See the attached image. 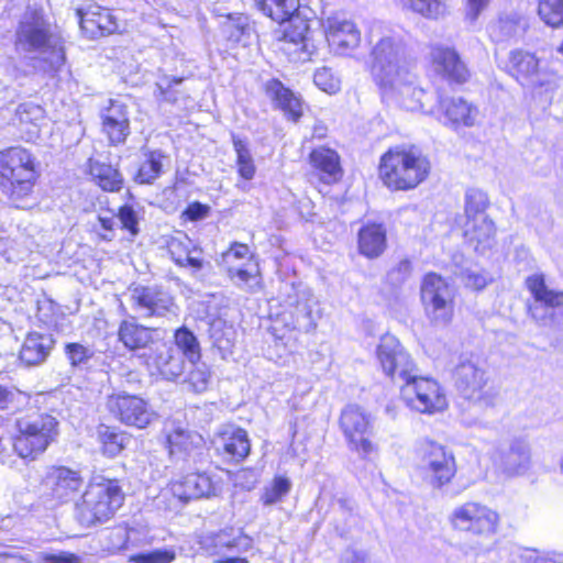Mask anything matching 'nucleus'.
<instances>
[{
	"instance_id": "nucleus-1",
	"label": "nucleus",
	"mask_w": 563,
	"mask_h": 563,
	"mask_svg": "<svg viewBox=\"0 0 563 563\" xmlns=\"http://www.w3.org/2000/svg\"><path fill=\"white\" fill-rule=\"evenodd\" d=\"M376 354L384 373L395 382H402L401 399L410 409L433 415L448 407L440 384L433 378L417 374L418 368L413 361L394 335L382 336Z\"/></svg>"
},
{
	"instance_id": "nucleus-2",
	"label": "nucleus",
	"mask_w": 563,
	"mask_h": 563,
	"mask_svg": "<svg viewBox=\"0 0 563 563\" xmlns=\"http://www.w3.org/2000/svg\"><path fill=\"white\" fill-rule=\"evenodd\" d=\"M430 173L429 159L416 147H394L379 164L383 183L394 190H408L421 184Z\"/></svg>"
},
{
	"instance_id": "nucleus-3",
	"label": "nucleus",
	"mask_w": 563,
	"mask_h": 563,
	"mask_svg": "<svg viewBox=\"0 0 563 563\" xmlns=\"http://www.w3.org/2000/svg\"><path fill=\"white\" fill-rule=\"evenodd\" d=\"M124 494L117 481L102 479L90 483L81 499L75 504L74 517L86 528L103 523L122 506Z\"/></svg>"
},
{
	"instance_id": "nucleus-4",
	"label": "nucleus",
	"mask_w": 563,
	"mask_h": 563,
	"mask_svg": "<svg viewBox=\"0 0 563 563\" xmlns=\"http://www.w3.org/2000/svg\"><path fill=\"white\" fill-rule=\"evenodd\" d=\"M15 49L41 57L52 69H58L65 60L60 38L52 34L48 23L36 14L25 16L20 22L15 33Z\"/></svg>"
},
{
	"instance_id": "nucleus-5",
	"label": "nucleus",
	"mask_w": 563,
	"mask_h": 563,
	"mask_svg": "<svg viewBox=\"0 0 563 563\" xmlns=\"http://www.w3.org/2000/svg\"><path fill=\"white\" fill-rule=\"evenodd\" d=\"M18 434L14 451L23 459L34 460L46 451L58 434V421L44 412H31L15 420Z\"/></svg>"
},
{
	"instance_id": "nucleus-6",
	"label": "nucleus",
	"mask_w": 563,
	"mask_h": 563,
	"mask_svg": "<svg viewBox=\"0 0 563 563\" xmlns=\"http://www.w3.org/2000/svg\"><path fill=\"white\" fill-rule=\"evenodd\" d=\"M37 173L33 155L22 147L0 152V187L12 200L32 192Z\"/></svg>"
},
{
	"instance_id": "nucleus-7",
	"label": "nucleus",
	"mask_w": 563,
	"mask_h": 563,
	"mask_svg": "<svg viewBox=\"0 0 563 563\" xmlns=\"http://www.w3.org/2000/svg\"><path fill=\"white\" fill-rule=\"evenodd\" d=\"M372 75L379 87H390L409 70L406 47L399 37L385 36L372 51Z\"/></svg>"
},
{
	"instance_id": "nucleus-8",
	"label": "nucleus",
	"mask_w": 563,
	"mask_h": 563,
	"mask_svg": "<svg viewBox=\"0 0 563 563\" xmlns=\"http://www.w3.org/2000/svg\"><path fill=\"white\" fill-rule=\"evenodd\" d=\"M453 375L455 387L464 399L481 409L493 408L496 405L498 393L488 386L486 372L476 363L470 360L460 362Z\"/></svg>"
},
{
	"instance_id": "nucleus-9",
	"label": "nucleus",
	"mask_w": 563,
	"mask_h": 563,
	"mask_svg": "<svg viewBox=\"0 0 563 563\" xmlns=\"http://www.w3.org/2000/svg\"><path fill=\"white\" fill-rule=\"evenodd\" d=\"M421 301L428 319L437 325L448 324L453 316L454 291L440 275L429 273L420 287Z\"/></svg>"
},
{
	"instance_id": "nucleus-10",
	"label": "nucleus",
	"mask_w": 563,
	"mask_h": 563,
	"mask_svg": "<svg viewBox=\"0 0 563 563\" xmlns=\"http://www.w3.org/2000/svg\"><path fill=\"white\" fill-rule=\"evenodd\" d=\"M418 453L421 470L431 487L440 489L451 483L456 474V462L450 449L426 440L420 443Z\"/></svg>"
},
{
	"instance_id": "nucleus-11",
	"label": "nucleus",
	"mask_w": 563,
	"mask_h": 563,
	"mask_svg": "<svg viewBox=\"0 0 563 563\" xmlns=\"http://www.w3.org/2000/svg\"><path fill=\"white\" fill-rule=\"evenodd\" d=\"M505 70L521 86L531 89L550 88L554 84V75L540 67L539 58L528 51H510Z\"/></svg>"
},
{
	"instance_id": "nucleus-12",
	"label": "nucleus",
	"mask_w": 563,
	"mask_h": 563,
	"mask_svg": "<svg viewBox=\"0 0 563 563\" xmlns=\"http://www.w3.org/2000/svg\"><path fill=\"white\" fill-rule=\"evenodd\" d=\"M340 428L345 437L347 446L365 459L375 451L374 443L369 440L371 418L357 405H347L340 416Z\"/></svg>"
},
{
	"instance_id": "nucleus-13",
	"label": "nucleus",
	"mask_w": 563,
	"mask_h": 563,
	"mask_svg": "<svg viewBox=\"0 0 563 563\" xmlns=\"http://www.w3.org/2000/svg\"><path fill=\"white\" fill-rule=\"evenodd\" d=\"M214 486L211 478L205 473H192L176 481L164 489L159 496V501H167L169 510H177L191 499L209 497L214 494Z\"/></svg>"
},
{
	"instance_id": "nucleus-14",
	"label": "nucleus",
	"mask_w": 563,
	"mask_h": 563,
	"mask_svg": "<svg viewBox=\"0 0 563 563\" xmlns=\"http://www.w3.org/2000/svg\"><path fill=\"white\" fill-rule=\"evenodd\" d=\"M451 522L459 530L489 537L497 531L499 516L485 505L468 501L454 509Z\"/></svg>"
},
{
	"instance_id": "nucleus-15",
	"label": "nucleus",
	"mask_w": 563,
	"mask_h": 563,
	"mask_svg": "<svg viewBox=\"0 0 563 563\" xmlns=\"http://www.w3.org/2000/svg\"><path fill=\"white\" fill-rule=\"evenodd\" d=\"M495 463L507 476L525 475L532 465L531 446L528 439L516 435L500 444L495 452Z\"/></svg>"
},
{
	"instance_id": "nucleus-16",
	"label": "nucleus",
	"mask_w": 563,
	"mask_h": 563,
	"mask_svg": "<svg viewBox=\"0 0 563 563\" xmlns=\"http://www.w3.org/2000/svg\"><path fill=\"white\" fill-rule=\"evenodd\" d=\"M84 478L78 471L66 466L52 467L44 479L49 507L70 501L81 489Z\"/></svg>"
},
{
	"instance_id": "nucleus-17",
	"label": "nucleus",
	"mask_w": 563,
	"mask_h": 563,
	"mask_svg": "<svg viewBox=\"0 0 563 563\" xmlns=\"http://www.w3.org/2000/svg\"><path fill=\"white\" fill-rule=\"evenodd\" d=\"M108 408L121 422L139 429L147 427L155 418L148 405L142 398L132 395L110 396Z\"/></svg>"
},
{
	"instance_id": "nucleus-18",
	"label": "nucleus",
	"mask_w": 563,
	"mask_h": 563,
	"mask_svg": "<svg viewBox=\"0 0 563 563\" xmlns=\"http://www.w3.org/2000/svg\"><path fill=\"white\" fill-rule=\"evenodd\" d=\"M76 16L79 20L82 33L91 40L112 34L119 30L118 20L113 13L96 3L78 8Z\"/></svg>"
},
{
	"instance_id": "nucleus-19",
	"label": "nucleus",
	"mask_w": 563,
	"mask_h": 563,
	"mask_svg": "<svg viewBox=\"0 0 563 563\" xmlns=\"http://www.w3.org/2000/svg\"><path fill=\"white\" fill-rule=\"evenodd\" d=\"M134 306L142 310L145 317H163L167 313L176 314L173 297L163 289L152 286H139L132 290Z\"/></svg>"
},
{
	"instance_id": "nucleus-20",
	"label": "nucleus",
	"mask_w": 563,
	"mask_h": 563,
	"mask_svg": "<svg viewBox=\"0 0 563 563\" xmlns=\"http://www.w3.org/2000/svg\"><path fill=\"white\" fill-rule=\"evenodd\" d=\"M430 60L433 70L455 82H465L470 73L464 62L454 48L434 45L430 49Z\"/></svg>"
},
{
	"instance_id": "nucleus-21",
	"label": "nucleus",
	"mask_w": 563,
	"mask_h": 563,
	"mask_svg": "<svg viewBox=\"0 0 563 563\" xmlns=\"http://www.w3.org/2000/svg\"><path fill=\"white\" fill-rule=\"evenodd\" d=\"M102 131L113 145L125 142L130 134L128 107L120 100L110 99L101 110Z\"/></svg>"
},
{
	"instance_id": "nucleus-22",
	"label": "nucleus",
	"mask_w": 563,
	"mask_h": 563,
	"mask_svg": "<svg viewBox=\"0 0 563 563\" xmlns=\"http://www.w3.org/2000/svg\"><path fill=\"white\" fill-rule=\"evenodd\" d=\"M525 284L533 298V301L528 305V312L532 319L544 318L543 305L563 306V291L549 288L542 274L528 276Z\"/></svg>"
},
{
	"instance_id": "nucleus-23",
	"label": "nucleus",
	"mask_w": 563,
	"mask_h": 563,
	"mask_svg": "<svg viewBox=\"0 0 563 563\" xmlns=\"http://www.w3.org/2000/svg\"><path fill=\"white\" fill-rule=\"evenodd\" d=\"M397 79L398 80L390 87H379L383 93L395 99L407 110L415 111L420 109L422 107L421 98L424 91L415 85V74L409 69L398 76Z\"/></svg>"
},
{
	"instance_id": "nucleus-24",
	"label": "nucleus",
	"mask_w": 563,
	"mask_h": 563,
	"mask_svg": "<svg viewBox=\"0 0 563 563\" xmlns=\"http://www.w3.org/2000/svg\"><path fill=\"white\" fill-rule=\"evenodd\" d=\"M328 42L339 48H355L361 42V31L352 20L329 16L324 22Z\"/></svg>"
},
{
	"instance_id": "nucleus-25",
	"label": "nucleus",
	"mask_w": 563,
	"mask_h": 563,
	"mask_svg": "<svg viewBox=\"0 0 563 563\" xmlns=\"http://www.w3.org/2000/svg\"><path fill=\"white\" fill-rule=\"evenodd\" d=\"M265 92L274 103V107L282 110L285 117L297 122L302 115V101L292 90L285 87L278 79H271L265 84Z\"/></svg>"
},
{
	"instance_id": "nucleus-26",
	"label": "nucleus",
	"mask_w": 563,
	"mask_h": 563,
	"mask_svg": "<svg viewBox=\"0 0 563 563\" xmlns=\"http://www.w3.org/2000/svg\"><path fill=\"white\" fill-rule=\"evenodd\" d=\"M216 449L228 460L243 461L251 451L247 432L242 428L228 427L219 434Z\"/></svg>"
},
{
	"instance_id": "nucleus-27",
	"label": "nucleus",
	"mask_w": 563,
	"mask_h": 563,
	"mask_svg": "<svg viewBox=\"0 0 563 563\" xmlns=\"http://www.w3.org/2000/svg\"><path fill=\"white\" fill-rule=\"evenodd\" d=\"M463 231L466 242L478 253H484L494 245L496 228L488 217L466 220Z\"/></svg>"
},
{
	"instance_id": "nucleus-28",
	"label": "nucleus",
	"mask_w": 563,
	"mask_h": 563,
	"mask_svg": "<svg viewBox=\"0 0 563 563\" xmlns=\"http://www.w3.org/2000/svg\"><path fill=\"white\" fill-rule=\"evenodd\" d=\"M440 108L454 128L475 125L479 114L477 107L461 97L441 98Z\"/></svg>"
},
{
	"instance_id": "nucleus-29",
	"label": "nucleus",
	"mask_w": 563,
	"mask_h": 563,
	"mask_svg": "<svg viewBox=\"0 0 563 563\" xmlns=\"http://www.w3.org/2000/svg\"><path fill=\"white\" fill-rule=\"evenodd\" d=\"M167 247L172 260L179 267H191L194 272L203 268L205 261L200 256L202 252L194 245L192 241L187 235L181 234L172 238Z\"/></svg>"
},
{
	"instance_id": "nucleus-30",
	"label": "nucleus",
	"mask_w": 563,
	"mask_h": 563,
	"mask_svg": "<svg viewBox=\"0 0 563 563\" xmlns=\"http://www.w3.org/2000/svg\"><path fill=\"white\" fill-rule=\"evenodd\" d=\"M55 340L52 334L32 332L30 333L20 350V360L26 366H36L46 361Z\"/></svg>"
},
{
	"instance_id": "nucleus-31",
	"label": "nucleus",
	"mask_w": 563,
	"mask_h": 563,
	"mask_svg": "<svg viewBox=\"0 0 563 563\" xmlns=\"http://www.w3.org/2000/svg\"><path fill=\"white\" fill-rule=\"evenodd\" d=\"M154 330L139 324L134 319L123 320L118 329L119 341L130 351L146 349L153 343Z\"/></svg>"
},
{
	"instance_id": "nucleus-32",
	"label": "nucleus",
	"mask_w": 563,
	"mask_h": 563,
	"mask_svg": "<svg viewBox=\"0 0 563 563\" xmlns=\"http://www.w3.org/2000/svg\"><path fill=\"white\" fill-rule=\"evenodd\" d=\"M296 296V301H291L290 305L295 306L294 316L296 318L297 325L299 329L309 332L317 327V299L308 288L297 290Z\"/></svg>"
},
{
	"instance_id": "nucleus-33",
	"label": "nucleus",
	"mask_w": 563,
	"mask_h": 563,
	"mask_svg": "<svg viewBox=\"0 0 563 563\" xmlns=\"http://www.w3.org/2000/svg\"><path fill=\"white\" fill-rule=\"evenodd\" d=\"M385 249L386 230L382 224L371 223L358 231V250L362 255L376 258Z\"/></svg>"
},
{
	"instance_id": "nucleus-34",
	"label": "nucleus",
	"mask_w": 563,
	"mask_h": 563,
	"mask_svg": "<svg viewBox=\"0 0 563 563\" xmlns=\"http://www.w3.org/2000/svg\"><path fill=\"white\" fill-rule=\"evenodd\" d=\"M310 163L321 173L324 183H332L341 177L339 155L333 150L319 147L311 152Z\"/></svg>"
},
{
	"instance_id": "nucleus-35",
	"label": "nucleus",
	"mask_w": 563,
	"mask_h": 563,
	"mask_svg": "<svg viewBox=\"0 0 563 563\" xmlns=\"http://www.w3.org/2000/svg\"><path fill=\"white\" fill-rule=\"evenodd\" d=\"M154 365L159 374L168 380L176 379L184 372V361L179 352L172 347L162 345L156 349Z\"/></svg>"
},
{
	"instance_id": "nucleus-36",
	"label": "nucleus",
	"mask_w": 563,
	"mask_h": 563,
	"mask_svg": "<svg viewBox=\"0 0 563 563\" xmlns=\"http://www.w3.org/2000/svg\"><path fill=\"white\" fill-rule=\"evenodd\" d=\"M89 172L95 181L106 191H118L123 184L121 173L110 164L89 159Z\"/></svg>"
},
{
	"instance_id": "nucleus-37",
	"label": "nucleus",
	"mask_w": 563,
	"mask_h": 563,
	"mask_svg": "<svg viewBox=\"0 0 563 563\" xmlns=\"http://www.w3.org/2000/svg\"><path fill=\"white\" fill-rule=\"evenodd\" d=\"M214 12L225 19L221 23V30L228 40L240 42L245 34H249L251 27L246 15L242 13H224L220 9H214Z\"/></svg>"
},
{
	"instance_id": "nucleus-38",
	"label": "nucleus",
	"mask_w": 563,
	"mask_h": 563,
	"mask_svg": "<svg viewBox=\"0 0 563 563\" xmlns=\"http://www.w3.org/2000/svg\"><path fill=\"white\" fill-rule=\"evenodd\" d=\"M98 438L102 444V451L108 456H117L126 446L130 441L124 433L117 432L114 429L100 426L98 429Z\"/></svg>"
},
{
	"instance_id": "nucleus-39",
	"label": "nucleus",
	"mask_w": 563,
	"mask_h": 563,
	"mask_svg": "<svg viewBox=\"0 0 563 563\" xmlns=\"http://www.w3.org/2000/svg\"><path fill=\"white\" fill-rule=\"evenodd\" d=\"M175 343L183 356L188 362H198L201 357V349L196 335L186 327L179 328L175 332Z\"/></svg>"
},
{
	"instance_id": "nucleus-40",
	"label": "nucleus",
	"mask_w": 563,
	"mask_h": 563,
	"mask_svg": "<svg viewBox=\"0 0 563 563\" xmlns=\"http://www.w3.org/2000/svg\"><path fill=\"white\" fill-rule=\"evenodd\" d=\"M145 156L136 174V180L140 184H151L161 176L162 159L165 157L162 151H150Z\"/></svg>"
},
{
	"instance_id": "nucleus-41",
	"label": "nucleus",
	"mask_w": 563,
	"mask_h": 563,
	"mask_svg": "<svg viewBox=\"0 0 563 563\" xmlns=\"http://www.w3.org/2000/svg\"><path fill=\"white\" fill-rule=\"evenodd\" d=\"M404 5L423 18L437 20L445 15L448 0H402Z\"/></svg>"
},
{
	"instance_id": "nucleus-42",
	"label": "nucleus",
	"mask_w": 563,
	"mask_h": 563,
	"mask_svg": "<svg viewBox=\"0 0 563 563\" xmlns=\"http://www.w3.org/2000/svg\"><path fill=\"white\" fill-rule=\"evenodd\" d=\"M209 336L214 347L220 352H230L233 346L234 331L222 319H217L209 324Z\"/></svg>"
},
{
	"instance_id": "nucleus-43",
	"label": "nucleus",
	"mask_w": 563,
	"mask_h": 563,
	"mask_svg": "<svg viewBox=\"0 0 563 563\" xmlns=\"http://www.w3.org/2000/svg\"><path fill=\"white\" fill-rule=\"evenodd\" d=\"M190 369L184 380L188 387L195 393H202L207 390L211 382V372L208 365L203 362H189Z\"/></svg>"
},
{
	"instance_id": "nucleus-44",
	"label": "nucleus",
	"mask_w": 563,
	"mask_h": 563,
	"mask_svg": "<svg viewBox=\"0 0 563 563\" xmlns=\"http://www.w3.org/2000/svg\"><path fill=\"white\" fill-rule=\"evenodd\" d=\"M195 435L181 427H175L167 434L170 455L188 454L195 446Z\"/></svg>"
},
{
	"instance_id": "nucleus-45",
	"label": "nucleus",
	"mask_w": 563,
	"mask_h": 563,
	"mask_svg": "<svg viewBox=\"0 0 563 563\" xmlns=\"http://www.w3.org/2000/svg\"><path fill=\"white\" fill-rule=\"evenodd\" d=\"M488 206L487 195L478 189H470L465 195L466 220L487 217L485 210Z\"/></svg>"
},
{
	"instance_id": "nucleus-46",
	"label": "nucleus",
	"mask_w": 563,
	"mask_h": 563,
	"mask_svg": "<svg viewBox=\"0 0 563 563\" xmlns=\"http://www.w3.org/2000/svg\"><path fill=\"white\" fill-rule=\"evenodd\" d=\"M538 13L541 20L550 26L563 25V0H541Z\"/></svg>"
},
{
	"instance_id": "nucleus-47",
	"label": "nucleus",
	"mask_w": 563,
	"mask_h": 563,
	"mask_svg": "<svg viewBox=\"0 0 563 563\" xmlns=\"http://www.w3.org/2000/svg\"><path fill=\"white\" fill-rule=\"evenodd\" d=\"M291 483L286 477H275L269 486H266L261 500L265 506H272L283 500L288 495Z\"/></svg>"
},
{
	"instance_id": "nucleus-48",
	"label": "nucleus",
	"mask_w": 563,
	"mask_h": 563,
	"mask_svg": "<svg viewBox=\"0 0 563 563\" xmlns=\"http://www.w3.org/2000/svg\"><path fill=\"white\" fill-rule=\"evenodd\" d=\"M519 23L516 16H503L496 23L490 25L489 34L496 42L506 41L515 36L518 32Z\"/></svg>"
},
{
	"instance_id": "nucleus-49",
	"label": "nucleus",
	"mask_w": 563,
	"mask_h": 563,
	"mask_svg": "<svg viewBox=\"0 0 563 563\" xmlns=\"http://www.w3.org/2000/svg\"><path fill=\"white\" fill-rule=\"evenodd\" d=\"M234 150L238 155L239 174L244 179H252L255 175V166L246 145L241 140H233Z\"/></svg>"
},
{
	"instance_id": "nucleus-50",
	"label": "nucleus",
	"mask_w": 563,
	"mask_h": 563,
	"mask_svg": "<svg viewBox=\"0 0 563 563\" xmlns=\"http://www.w3.org/2000/svg\"><path fill=\"white\" fill-rule=\"evenodd\" d=\"M543 319H533L539 325L552 329H563V306H545L542 307Z\"/></svg>"
},
{
	"instance_id": "nucleus-51",
	"label": "nucleus",
	"mask_w": 563,
	"mask_h": 563,
	"mask_svg": "<svg viewBox=\"0 0 563 563\" xmlns=\"http://www.w3.org/2000/svg\"><path fill=\"white\" fill-rule=\"evenodd\" d=\"M117 217L123 230L129 231L132 236L139 234V214L132 206L124 205L120 207Z\"/></svg>"
},
{
	"instance_id": "nucleus-52",
	"label": "nucleus",
	"mask_w": 563,
	"mask_h": 563,
	"mask_svg": "<svg viewBox=\"0 0 563 563\" xmlns=\"http://www.w3.org/2000/svg\"><path fill=\"white\" fill-rule=\"evenodd\" d=\"M174 560V551L162 549L147 553H140L130 558V561L133 563H170Z\"/></svg>"
},
{
	"instance_id": "nucleus-53",
	"label": "nucleus",
	"mask_w": 563,
	"mask_h": 563,
	"mask_svg": "<svg viewBox=\"0 0 563 563\" xmlns=\"http://www.w3.org/2000/svg\"><path fill=\"white\" fill-rule=\"evenodd\" d=\"M462 282L467 288L482 290L492 282V277L484 271L465 269L462 273Z\"/></svg>"
},
{
	"instance_id": "nucleus-54",
	"label": "nucleus",
	"mask_w": 563,
	"mask_h": 563,
	"mask_svg": "<svg viewBox=\"0 0 563 563\" xmlns=\"http://www.w3.org/2000/svg\"><path fill=\"white\" fill-rule=\"evenodd\" d=\"M65 352L73 366L86 364L93 356L92 350L80 343L66 344Z\"/></svg>"
},
{
	"instance_id": "nucleus-55",
	"label": "nucleus",
	"mask_w": 563,
	"mask_h": 563,
	"mask_svg": "<svg viewBox=\"0 0 563 563\" xmlns=\"http://www.w3.org/2000/svg\"><path fill=\"white\" fill-rule=\"evenodd\" d=\"M15 115L20 123H35L43 119L44 110L33 102H25L18 107Z\"/></svg>"
},
{
	"instance_id": "nucleus-56",
	"label": "nucleus",
	"mask_w": 563,
	"mask_h": 563,
	"mask_svg": "<svg viewBox=\"0 0 563 563\" xmlns=\"http://www.w3.org/2000/svg\"><path fill=\"white\" fill-rule=\"evenodd\" d=\"M313 81L321 90L329 93H333L340 88V81L327 68L317 70L313 75Z\"/></svg>"
},
{
	"instance_id": "nucleus-57",
	"label": "nucleus",
	"mask_w": 563,
	"mask_h": 563,
	"mask_svg": "<svg viewBox=\"0 0 563 563\" xmlns=\"http://www.w3.org/2000/svg\"><path fill=\"white\" fill-rule=\"evenodd\" d=\"M515 563H563V556L560 554H541L538 551H526Z\"/></svg>"
},
{
	"instance_id": "nucleus-58",
	"label": "nucleus",
	"mask_w": 563,
	"mask_h": 563,
	"mask_svg": "<svg viewBox=\"0 0 563 563\" xmlns=\"http://www.w3.org/2000/svg\"><path fill=\"white\" fill-rule=\"evenodd\" d=\"M41 559L44 563H81V558L67 551L55 553L42 552Z\"/></svg>"
},
{
	"instance_id": "nucleus-59",
	"label": "nucleus",
	"mask_w": 563,
	"mask_h": 563,
	"mask_svg": "<svg viewBox=\"0 0 563 563\" xmlns=\"http://www.w3.org/2000/svg\"><path fill=\"white\" fill-rule=\"evenodd\" d=\"M210 211V207L200 202L190 203L183 214L190 221H198L205 219Z\"/></svg>"
},
{
	"instance_id": "nucleus-60",
	"label": "nucleus",
	"mask_w": 563,
	"mask_h": 563,
	"mask_svg": "<svg viewBox=\"0 0 563 563\" xmlns=\"http://www.w3.org/2000/svg\"><path fill=\"white\" fill-rule=\"evenodd\" d=\"M98 221L101 228L106 231V233L101 234V239L104 241H111L114 236L113 227H114V216L112 213L109 214H99Z\"/></svg>"
},
{
	"instance_id": "nucleus-61",
	"label": "nucleus",
	"mask_w": 563,
	"mask_h": 563,
	"mask_svg": "<svg viewBox=\"0 0 563 563\" xmlns=\"http://www.w3.org/2000/svg\"><path fill=\"white\" fill-rule=\"evenodd\" d=\"M249 253L250 250L246 244L234 242L231 244V247L225 253H223V258L229 260L230 257H234L242 260L247 257Z\"/></svg>"
},
{
	"instance_id": "nucleus-62",
	"label": "nucleus",
	"mask_w": 563,
	"mask_h": 563,
	"mask_svg": "<svg viewBox=\"0 0 563 563\" xmlns=\"http://www.w3.org/2000/svg\"><path fill=\"white\" fill-rule=\"evenodd\" d=\"M489 0H468L466 16L474 21L477 19L479 13L487 7Z\"/></svg>"
},
{
	"instance_id": "nucleus-63",
	"label": "nucleus",
	"mask_w": 563,
	"mask_h": 563,
	"mask_svg": "<svg viewBox=\"0 0 563 563\" xmlns=\"http://www.w3.org/2000/svg\"><path fill=\"white\" fill-rule=\"evenodd\" d=\"M20 393L0 385V410L7 409Z\"/></svg>"
},
{
	"instance_id": "nucleus-64",
	"label": "nucleus",
	"mask_w": 563,
	"mask_h": 563,
	"mask_svg": "<svg viewBox=\"0 0 563 563\" xmlns=\"http://www.w3.org/2000/svg\"><path fill=\"white\" fill-rule=\"evenodd\" d=\"M344 560L346 563H365L367 560V553L357 549H347L344 553Z\"/></svg>"
}]
</instances>
